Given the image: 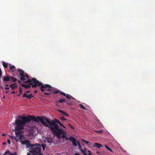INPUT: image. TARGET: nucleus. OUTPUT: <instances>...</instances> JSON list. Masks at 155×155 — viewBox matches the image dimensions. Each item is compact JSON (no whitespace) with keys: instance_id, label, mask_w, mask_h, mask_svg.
Returning <instances> with one entry per match:
<instances>
[{"instance_id":"9","label":"nucleus","mask_w":155,"mask_h":155,"mask_svg":"<svg viewBox=\"0 0 155 155\" xmlns=\"http://www.w3.org/2000/svg\"><path fill=\"white\" fill-rule=\"evenodd\" d=\"M103 147L101 144L98 143H94L92 144V147L100 148L101 147Z\"/></svg>"},{"instance_id":"13","label":"nucleus","mask_w":155,"mask_h":155,"mask_svg":"<svg viewBox=\"0 0 155 155\" xmlns=\"http://www.w3.org/2000/svg\"><path fill=\"white\" fill-rule=\"evenodd\" d=\"M45 142L48 143H51L53 142V140L51 138H47L46 139Z\"/></svg>"},{"instance_id":"28","label":"nucleus","mask_w":155,"mask_h":155,"mask_svg":"<svg viewBox=\"0 0 155 155\" xmlns=\"http://www.w3.org/2000/svg\"><path fill=\"white\" fill-rule=\"evenodd\" d=\"M58 91H55V92H54V93H55V94H56V93H58Z\"/></svg>"},{"instance_id":"2","label":"nucleus","mask_w":155,"mask_h":155,"mask_svg":"<svg viewBox=\"0 0 155 155\" xmlns=\"http://www.w3.org/2000/svg\"><path fill=\"white\" fill-rule=\"evenodd\" d=\"M38 118L45 126L48 127L52 131L54 135L56 136L59 140L61 138H64L67 135V133L63 130L59 128L58 123L64 128L66 129V127L58 120L54 119L50 121L47 118L45 117H38Z\"/></svg>"},{"instance_id":"14","label":"nucleus","mask_w":155,"mask_h":155,"mask_svg":"<svg viewBox=\"0 0 155 155\" xmlns=\"http://www.w3.org/2000/svg\"><path fill=\"white\" fill-rule=\"evenodd\" d=\"M58 111L60 112V113H61L63 115L65 116H68V115L66 113L63 111L59 110H58Z\"/></svg>"},{"instance_id":"3","label":"nucleus","mask_w":155,"mask_h":155,"mask_svg":"<svg viewBox=\"0 0 155 155\" xmlns=\"http://www.w3.org/2000/svg\"><path fill=\"white\" fill-rule=\"evenodd\" d=\"M35 117L31 116H28V117H24L21 116H19L18 118L15 121V123L14 125H15V134L16 137L10 136V137L13 139L15 140L16 141L18 142V134L21 132V130L24 129L26 123L30 122L31 120L35 121Z\"/></svg>"},{"instance_id":"22","label":"nucleus","mask_w":155,"mask_h":155,"mask_svg":"<svg viewBox=\"0 0 155 155\" xmlns=\"http://www.w3.org/2000/svg\"><path fill=\"white\" fill-rule=\"evenodd\" d=\"M64 101H65V100L64 99H60L59 101V102L60 103H62Z\"/></svg>"},{"instance_id":"31","label":"nucleus","mask_w":155,"mask_h":155,"mask_svg":"<svg viewBox=\"0 0 155 155\" xmlns=\"http://www.w3.org/2000/svg\"><path fill=\"white\" fill-rule=\"evenodd\" d=\"M15 93V91H13V92H12L11 93H12V94H13V93Z\"/></svg>"},{"instance_id":"10","label":"nucleus","mask_w":155,"mask_h":155,"mask_svg":"<svg viewBox=\"0 0 155 155\" xmlns=\"http://www.w3.org/2000/svg\"><path fill=\"white\" fill-rule=\"evenodd\" d=\"M23 97H25L29 99H31V98L32 97H33V96L32 94L28 95L27 94L25 93L24 94Z\"/></svg>"},{"instance_id":"21","label":"nucleus","mask_w":155,"mask_h":155,"mask_svg":"<svg viewBox=\"0 0 155 155\" xmlns=\"http://www.w3.org/2000/svg\"><path fill=\"white\" fill-rule=\"evenodd\" d=\"M87 144L88 145V146L89 147H92V143H90V142L88 141V143H87Z\"/></svg>"},{"instance_id":"30","label":"nucleus","mask_w":155,"mask_h":155,"mask_svg":"<svg viewBox=\"0 0 155 155\" xmlns=\"http://www.w3.org/2000/svg\"><path fill=\"white\" fill-rule=\"evenodd\" d=\"M70 127H71V128H72V129L74 128L72 126H71L70 125Z\"/></svg>"},{"instance_id":"25","label":"nucleus","mask_w":155,"mask_h":155,"mask_svg":"<svg viewBox=\"0 0 155 155\" xmlns=\"http://www.w3.org/2000/svg\"><path fill=\"white\" fill-rule=\"evenodd\" d=\"M60 119L62 120H66V119H65L64 117H60Z\"/></svg>"},{"instance_id":"20","label":"nucleus","mask_w":155,"mask_h":155,"mask_svg":"<svg viewBox=\"0 0 155 155\" xmlns=\"http://www.w3.org/2000/svg\"><path fill=\"white\" fill-rule=\"evenodd\" d=\"M12 80L13 81H16V79L14 77H10V81Z\"/></svg>"},{"instance_id":"8","label":"nucleus","mask_w":155,"mask_h":155,"mask_svg":"<svg viewBox=\"0 0 155 155\" xmlns=\"http://www.w3.org/2000/svg\"><path fill=\"white\" fill-rule=\"evenodd\" d=\"M19 137L18 139V140H19L20 142L21 143V142L23 141L22 140H24L25 137L23 135H20L19 134H18V137Z\"/></svg>"},{"instance_id":"18","label":"nucleus","mask_w":155,"mask_h":155,"mask_svg":"<svg viewBox=\"0 0 155 155\" xmlns=\"http://www.w3.org/2000/svg\"><path fill=\"white\" fill-rule=\"evenodd\" d=\"M79 106H80V108H81L83 109H84V110H86V109L85 108V107H84V105H82V104H80Z\"/></svg>"},{"instance_id":"6","label":"nucleus","mask_w":155,"mask_h":155,"mask_svg":"<svg viewBox=\"0 0 155 155\" xmlns=\"http://www.w3.org/2000/svg\"><path fill=\"white\" fill-rule=\"evenodd\" d=\"M65 138L66 140H69L72 141L73 145L75 147L77 145L78 143V142H79L76 139L71 137H70L69 138L65 137Z\"/></svg>"},{"instance_id":"15","label":"nucleus","mask_w":155,"mask_h":155,"mask_svg":"<svg viewBox=\"0 0 155 155\" xmlns=\"http://www.w3.org/2000/svg\"><path fill=\"white\" fill-rule=\"evenodd\" d=\"M2 65L4 68H8V63H6L5 62L2 61Z\"/></svg>"},{"instance_id":"1","label":"nucleus","mask_w":155,"mask_h":155,"mask_svg":"<svg viewBox=\"0 0 155 155\" xmlns=\"http://www.w3.org/2000/svg\"><path fill=\"white\" fill-rule=\"evenodd\" d=\"M18 71L21 76V80L25 83V84L22 85V86L25 88H29L31 86L33 87L40 86V90L44 92L47 91L49 92L48 93L45 92L44 94L45 95H50V92L52 91V87L49 85L43 84L41 82L34 78H32L31 79H28V76L22 70L20 69H18Z\"/></svg>"},{"instance_id":"17","label":"nucleus","mask_w":155,"mask_h":155,"mask_svg":"<svg viewBox=\"0 0 155 155\" xmlns=\"http://www.w3.org/2000/svg\"><path fill=\"white\" fill-rule=\"evenodd\" d=\"M8 66L9 68H15L14 65H12L10 64H8Z\"/></svg>"},{"instance_id":"11","label":"nucleus","mask_w":155,"mask_h":155,"mask_svg":"<svg viewBox=\"0 0 155 155\" xmlns=\"http://www.w3.org/2000/svg\"><path fill=\"white\" fill-rule=\"evenodd\" d=\"M4 155H16V153H10L9 151H7L5 152Z\"/></svg>"},{"instance_id":"24","label":"nucleus","mask_w":155,"mask_h":155,"mask_svg":"<svg viewBox=\"0 0 155 155\" xmlns=\"http://www.w3.org/2000/svg\"><path fill=\"white\" fill-rule=\"evenodd\" d=\"M82 141L84 143H86L87 144V143H88V141H87L84 140L82 139Z\"/></svg>"},{"instance_id":"19","label":"nucleus","mask_w":155,"mask_h":155,"mask_svg":"<svg viewBox=\"0 0 155 155\" xmlns=\"http://www.w3.org/2000/svg\"><path fill=\"white\" fill-rule=\"evenodd\" d=\"M105 147L107 150H109L111 152H113L112 150L108 147L107 146H105Z\"/></svg>"},{"instance_id":"35","label":"nucleus","mask_w":155,"mask_h":155,"mask_svg":"<svg viewBox=\"0 0 155 155\" xmlns=\"http://www.w3.org/2000/svg\"><path fill=\"white\" fill-rule=\"evenodd\" d=\"M37 91H35V92H37Z\"/></svg>"},{"instance_id":"5","label":"nucleus","mask_w":155,"mask_h":155,"mask_svg":"<svg viewBox=\"0 0 155 155\" xmlns=\"http://www.w3.org/2000/svg\"><path fill=\"white\" fill-rule=\"evenodd\" d=\"M78 143L77 145L78 146V147L79 149L80 150L81 153H83L84 155H91V153L90 152V151L88 150L87 151L86 149L84 148V149L83 150L82 149V147L79 143V142H78Z\"/></svg>"},{"instance_id":"23","label":"nucleus","mask_w":155,"mask_h":155,"mask_svg":"<svg viewBox=\"0 0 155 155\" xmlns=\"http://www.w3.org/2000/svg\"><path fill=\"white\" fill-rule=\"evenodd\" d=\"M95 132H98L99 133H102L103 132V130H95Z\"/></svg>"},{"instance_id":"32","label":"nucleus","mask_w":155,"mask_h":155,"mask_svg":"<svg viewBox=\"0 0 155 155\" xmlns=\"http://www.w3.org/2000/svg\"><path fill=\"white\" fill-rule=\"evenodd\" d=\"M38 155H43L42 154H40V153H39Z\"/></svg>"},{"instance_id":"12","label":"nucleus","mask_w":155,"mask_h":155,"mask_svg":"<svg viewBox=\"0 0 155 155\" xmlns=\"http://www.w3.org/2000/svg\"><path fill=\"white\" fill-rule=\"evenodd\" d=\"M10 77H9L8 76H5L3 78V81H10Z\"/></svg>"},{"instance_id":"34","label":"nucleus","mask_w":155,"mask_h":155,"mask_svg":"<svg viewBox=\"0 0 155 155\" xmlns=\"http://www.w3.org/2000/svg\"><path fill=\"white\" fill-rule=\"evenodd\" d=\"M5 143H3V145H5Z\"/></svg>"},{"instance_id":"29","label":"nucleus","mask_w":155,"mask_h":155,"mask_svg":"<svg viewBox=\"0 0 155 155\" xmlns=\"http://www.w3.org/2000/svg\"><path fill=\"white\" fill-rule=\"evenodd\" d=\"M74 155H80L78 153H76Z\"/></svg>"},{"instance_id":"26","label":"nucleus","mask_w":155,"mask_h":155,"mask_svg":"<svg viewBox=\"0 0 155 155\" xmlns=\"http://www.w3.org/2000/svg\"><path fill=\"white\" fill-rule=\"evenodd\" d=\"M7 142L9 144H10L11 143V142H10V140L9 139H8L7 140Z\"/></svg>"},{"instance_id":"16","label":"nucleus","mask_w":155,"mask_h":155,"mask_svg":"<svg viewBox=\"0 0 155 155\" xmlns=\"http://www.w3.org/2000/svg\"><path fill=\"white\" fill-rule=\"evenodd\" d=\"M16 87H17V85L15 84H11L10 85V87L12 88V90L16 88Z\"/></svg>"},{"instance_id":"33","label":"nucleus","mask_w":155,"mask_h":155,"mask_svg":"<svg viewBox=\"0 0 155 155\" xmlns=\"http://www.w3.org/2000/svg\"><path fill=\"white\" fill-rule=\"evenodd\" d=\"M5 134H2V136H5Z\"/></svg>"},{"instance_id":"4","label":"nucleus","mask_w":155,"mask_h":155,"mask_svg":"<svg viewBox=\"0 0 155 155\" xmlns=\"http://www.w3.org/2000/svg\"><path fill=\"white\" fill-rule=\"evenodd\" d=\"M21 144L22 145H26L27 148H30L32 150L30 151V153H28L27 155H38L39 153H41V147H42L43 150H45V146L43 144L41 146L40 144L38 143L35 144H31L30 142L28 140H25L21 142Z\"/></svg>"},{"instance_id":"7","label":"nucleus","mask_w":155,"mask_h":155,"mask_svg":"<svg viewBox=\"0 0 155 155\" xmlns=\"http://www.w3.org/2000/svg\"><path fill=\"white\" fill-rule=\"evenodd\" d=\"M61 94L62 95H63L64 96H65L66 97V98L72 100V99H74V98H73L71 95L68 94H66L65 93H64L63 92H61Z\"/></svg>"},{"instance_id":"27","label":"nucleus","mask_w":155,"mask_h":155,"mask_svg":"<svg viewBox=\"0 0 155 155\" xmlns=\"http://www.w3.org/2000/svg\"><path fill=\"white\" fill-rule=\"evenodd\" d=\"M5 88L7 90H8L9 89V88L8 87H5Z\"/></svg>"}]
</instances>
